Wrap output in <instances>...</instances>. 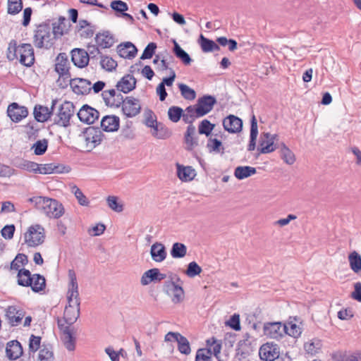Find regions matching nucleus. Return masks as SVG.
Segmentation results:
<instances>
[{"label": "nucleus", "instance_id": "obj_1", "mask_svg": "<svg viewBox=\"0 0 361 361\" xmlns=\"http://www.w3.org/2000/svg\"><path fill=\"white\" fill-rule=\"evenodd\" d=\"M6 57L9 61L19 59L20 63L26 67H30L35 63V54L32 45L27 43L18 45L15 39H12L8 44Z\"/></svg>", "mask_w": 361, "mask_h": 361}, {"label": "nucleus", "instance_id": "obj_2", "mask_svg": "<svg viewBox=\"0 0 361 361\" xmlns=\"http://www.w3.org/2000/svg\"><path fill=\"white\" fill-rule=\"evenodd\" d=\"M28 202L49 218L59 219L65 212L63 204L55 199L36 196L29 198Z\"/></svg>", "mask_w": 361, "mask_h": 361}, {"label": "nucleus", "instance_id": "obj_3", "mask_svg": "<svg viewBox=\"0 0 361 361\" xmlns=\"http://www.w3.org/2000/svg\"><path fill=\"white\" fill-rule=\"evenodd\" d=\"M56 38L53 35L49 23L38 25L35 30L33 42L37 48L50 49L53 47Z\"/></svg>", "mask_w": 361, "mask_h": 361}, {"label": "nucleus", "instance_id": "obj_4", "mask_svg": "<svg viewBox=\"0 0 361 361\" xmlns=\"http://www.w3.org/2000/svg\"><path fill=\"white\" fill-rule=\"evenodd\" d=\"M75 106L71 102H64L59 108L54 118V124L67 128L71 126V119L75 115Z\"/></svg>", "mask_w": 361, "mask_h": 361}, {"label": "nucleus", "instance_id": "obj_5", "mask_svg": "<svg viewBox=\"0 0 361 361\" xmlns=\"http://www.w3.org/2000/svg\"><path fill=\"white\" fill-rule=\"evenodd\" d=\"M45 231L39 224L30 226L24 234V241L28 247H35L44 242Z\"/></svg>", "mask_w": 361, "mask_h": 361}, {"label": "nucleus", "instance_id": "obj_6", "mask_svg": "<svg viewBox=\"0 0 361 361\" xmlns=\"http://www.w3.org/2000/svg\"><path fill=\"white\" fill-rule=\"evenodd\" d=\"M80 137L85 142L87 151L90 152L102 142L104 134L99 128L89 126L85 129Z\"/></svg>", "mask_w": 361, "mask_h": 361}, {"label": "nucleus", "instance_id": "obj_7", "mask_svg": "<svg viewBox=\"0 0 361 361\" xmlns=\"http://www.w3.org/2000/svg\"><path fill=\"white\" fill-rule=\"evenodd\" d=\"M288 331V325L281 322H266L264 324V334L271 338L279 339Z\"/></svg>", "mask_w": 361, "mask_h": 361}, {"label": "nucleus", "instance_id": "obj_8", "mask_svg": "<svg viewBox=\"0 0 361 361\" xmlns=\"http://www.w3.org/2000/svg\"><path fill=\"white\" fill-rule=\"evenodd\" d=\"M164 291L171 298V301L175 304L180 303L184 299L185 293L183 288L173 281H168L164 283Z\"/></svg>", "mask_w": 361, "mask_h": 361}, {"label": "nucleus", "instance_id": "obj_9", "mask_svg": "<svg viewBox=\"0 0 361 361\" xmlns=\"http://www.w3.org/2000/svg\"><path fill=\"white\" fill-rule=\"evenodd\" d=\"M279 347L274 342L263 344L259 350V357L264 361H274L279 359Z\"/></svg>", "mask_w": 361, "mask_h": 361}, {"label": "nucleus", "instance_id": "obj_10", "mask_svg": "<svg viewBox=\"0 0 361 361\" xmlns=\"http://www.w3.org/2000/svg\"><path fill=\"white\" fill-rule=\"evenodd\" d=\"M277 135H271L269 133H262L259 139V144L257 149L263 154L271 152L279 148V143H275L274 140Z\"/></svg>", "mask_w": 361, "mask_h": 361}, {"label": "nucleus", "instance_id": "obj_11", "mask_svg": "<svg viewBox=\"0 0 361 361\" xmlns=\"http://www.w3.org/2000/svg\"><path fill=\"white\" fill-rule=\"evenodd\" d=\"M6 317L8 324L12 326L19 325L25 315V311L18 306L10 305L6 310Z\"/></svg>", "mask_w": 361, "mask_h": 361}, {"label": "nucleus", "instance_id": "obj_12", "mask_svg": "<svg viewBox=\"0 0 361 361\" xmlns=\"http://www.w3.org/2000/svg\"><path fill=\"white\" fill-rule=\"evenodd\" d=\"M184 149L188 152L194 151L199 145L198 137L196 134V128L193 125H188L183 136Z\"/></svg>", "mask_w": 361, "mask_h": 361}, {"label": "nucleus", "instance_id": "obj_13", "mask_svg": "<svg viewBox=\"0 0 361 361\" xmlns=\"http://www.w3.org/2000/svg\"><path fill=\"white\" fill-rule=\"evenodd\" d=\"M69 69L70 62L68 55L66 53H60L56 59V72L61 77H64L65 79L68 80V78L71 77Z\"/></svg>", "mask_w": 361, "mask_h": 361}, {"label": "nucleus", "instance_id": "obj_14", "mask_svg": "<svg viewBox=\"0 0 361 361\" xmlns=\"http://www.w3.org/2000/svg\"><path fill=\"white\" fill-rule=\"evenodd\" d=\"M77 116L81 122L92 124L99 117V112L87 104L83 105L78 111Z\"/></svg>", "mask_w": 361, "mask_h": 361}, {"label": "nucleus", "instance_id": "obj_15", "mask_svg": "<svg viewBox=\"0 0 361 361\" xmlns=\"http://www.w3.org/2000/svg\"><path fill=\"white\" fill-rule=\"evenodd\" d=\"M216 103V98L212 95H204L198 98L195 104L197 107V114L201 117L205 116L212 110Z\"/></svg>", "mask_w": 361, "mask_h": 361}, {"label": "nucleus", "instance_id": "obj_16", "mask_svg": "<svg viewBox=\"0 0 361 361\" xmlns=\"http://www.w3.org/2000/svg\"><path fill=\"white\" fill-rule=\"evenodd\" d=\"M141 111V105L140 101L133 97H126V102L122 105V111L123 114L128 117L133 118L140 114Z\"/></svg>", "mask_w": 361, "mask_h": 361}, {"label": "nucleus", "instance_id": "obj_17", "mask_svg": "<svg viewBox=\"0 0 361 361\" xmlns=\"http://www.w3.org/2000/svg\"><path fill=\"white\" fill-rule=\"evenodd\" d=\"M7 115L13 122L18 123L27 116L28 111L25 106L13 102L7 108Z\"/></svg>", "mask_w": 361, "mask_h": 361}, {"label": "nucleus", "instance_id": "obj_18", "mask_svg": "<svg viewBox=\"0 0 361 361\" xmlns=\"http://www.w3.org/2000/svg\"><path fill=\"white\" fill-rule=\"evenodd\" d=\"M58 326L63 332V343L66 349L73 351L75 348V338L73 335L72 329L68 326L61 323V320L58 319Z\"/></svg>", "mask_w": 361, "mask_h": 361}, {"label": "nucleus", "instance_id": "obj_19", "mask_svg": "<svg viewBox=\"0 0 361 361\" xmlns=\"http://www.w3.org/2000/svg\"><path fill=\"white\" fill-rule=\"evenodd\" d=\"M166 278L165 274L160 272L157 268H153L145 271L140 279L142 286H147L152 282H160Z\"/></svg>", "mask_w": 361, "mask_h": 361}, {"label": "nucleus", "instance_id": "obj_20", "mask_svg": "<svg viewBox=\"0 0 361 361\" xmlns=\"http://www.w3.org/2000/svg\"><path fill=\"white\" fill-rule=\"evenodd\" d=\"M57 102L56 99L52 100L51 109H49L47 106H41V105H37L34 108L33 114L35 116V118L38 122H45L49 118H50L51 116L53 114V111L54 106L56 105Z\"/></svg>", "mask_w": 361, "mask_h": 361}, {"label": "nucleus", "instance_id": "obj_21", "mask_svg": "<svg viewBox=\"0 0 361 361\" xmlns=\"http://www.w3.org/2000/svg\"><path fill=\"white\" fill-rule=\"evenodd\" d=\"M88 53L83 49L75 48L71 51V61L78 68H85L90 61Z\"/></svg>", "mask_w": 361, "mask_h": 361}, {"label": "nucleus", "instance_id": "obj_22", "mask_svg": "<svg viewBox=\"0 0 361 361\" xmlns=\"http://www.w3.org/2000/svg\"><path fill=\"white\" fill-rule=\"evenodd\" d=\"M90 80L83 78H76L71 81V87L78 94H89L92 90Z\"/></svg>", "mask_w": 361, "mask_h": 361}, {"label": "nucleus", "instance_id": "obj_23", "mask_svg": "<svg viewBox=\"0 0 361 361\" xmlns=\"http://www.w3.org/2000/svg\"><path fill=\"white\" fill-rule=\"evenodd\" d=\"M223 126L226 131L235 133L241 130L243 122L238 117L233 115H229L224 119Z\"/></svg>", "mask_w": 361, "mask_h": 361}, {"label": "nucleus", "instance_id": "obj_24", "mask_svg": "<svg viewBox=\"0 0 361 361\" xmlns=\"http://www.w3.org/2000/svg\"><path fill=\"white\" fill-rule=\"evenodd\" d=\"M136 79L133 75H124L117 83L116 88L120 92L128 93L135 88Z\"/></svg>", "mask_w": 361, "mask_h": 361}, {"label": "nucleus", "instance_id": "obj_25", "mask_svg": "<svg viewBox=\"0 0 361 361\" xmlns=\"http://www.w3.org/2000/svg\"><path fill=\"white\" fill-rule=\"evenodd\" d=\"M23 347L20 343L18 341H11L7 343L6 353L9 360H17L23 355Z\"/></svg>", "mask_w": 361, "mask_h": 361}, {"label": "nucleus", "instance_id": "obj_26", "mask_svg": "<svg viewBox=\"0 0 361 361\" xmlns=\"http://www.w3.org/2000/svg\"><path fill=\"white\" fill-rule=\"evenodd\" d=\"M120 119L114 115L105 116L101 121V128L106 132H115L119 128Z\"/></svg>", "mask_w": 361, "mask_h": 361}, {"label": "nucleus", "instance_id": "obj_27", "mask_svg": "<svg viewBox=\"0 0 361 361\" xmlns=\"http://www.w3.org/2000/svg\"><path fill=\"white\" fill-rule=\"evenodd\" d=\"M68 277L70 279V282L68 284V289L67 292V298H72L74 300H78L80 301L79 291H78V284L77 282L76 275L73 270L70 269L68 271Z\"/></svg>", "mask_w": 361, "mask_h": 361}, {"label": "nucleus", "instance_id": "obj_28", "mask_svg": "<svg viewBox=\"0 0 361 361\" xmlns=\"http://www.w3.org/2000/svg\"><path fill=\"white\" fill-rule=\"evenodd\" d=\"M117 52L121 57L130 59L136 56L137 49L133 43L127 42L117 47Z\"/></svg>", "mask_w": 361, "mask_h": 361}, {"label": "nucleus", "instance_id": "obj_29", "mask_svg": "<svg viewBox=\"0 0 361 361\" xmlns=\"http://www.w3.org/2000/svg\"><path fill=\"white\" fill-rule=\"evenodd\" d=\"M80 314V307L66 306L63 312L64 322L70 327L79 318Z\"/></svg>", "mask_w": 361, "mask_h": 361}, {"label": "nucleus", "instance_id": "obj_30", "mask_svg": "<svg viewBox=\"0 0 361 361\" xmlns=\"http://www.w3.org/2000/svg\"><path fill=\"white\" fill-rule=\"evenodd\" d=\"M150 254L154 261L163 262L166 257V247L162 243L156 242L151 247Z\"/></svg>", "mask_w": 361, "mask_h": 361}, {"label": "nucleus", "instance_id": "obj_31", "mask_svg": "<svg viewBox=\"0 0 361 361\" xmlns=\"http://www.w3.org/2000/svg\"><path fill=\"white\" fill-rule=\"evenodd\" d=\"M177 176L182 181L192 180L195 176V171L192 166H184L177 164Z\"/></svg>", "mask_w": 361, "mask_h": 361}, {"label": "nucleus", "instance_id": "obj_32", "mask_svg": "<svg viewBox=\"0 0 361 361\" xmlns=\"http://www.w3.org/2000/svg\"><path fill=\"white\" fill-rule=\"evenodd\" d=\"M97 44L103 48H109L114 44V39L109 32L97 34L95 37Z\"/></svg>", "mask_w": 361, "mask_h": 361}, {"label": "nucleus", "instance_id": "obj_33", "mask_svg": "<svg viewBox=\"0 0 361 361\" xmlns=\"http://www.w3.org/2000/svg\"><path fill=\"white\" fill-rule=\"evenodd\" d=\"M67 19L63 16H60L56 21L52 23L51 32L56 39L63 35L65 30L67 29Z\"/></svg>", "mask_w": 361, "mask_h": 361}, {"label": "nucleus", "instance_id": "obj_34", "mask_svg": "<svg viewBox=\"0 0 361 361\" xmlns=\"http://www.w3.org/2000/svg\"><path fill=\"white\" fill-rule=\"evenodd\" d=\"M279 145L281 158L286 164L288 165L293 164L295 161L294 153L283 142L279 143Z\"/></svg>", "mask_w": 361, "mask_h": 361}, {"label": "nucleus", "instance_id": "obj_35", "mask_svg": "<svg viewBox=\"0 0 361 361\" xmlns=\"http://www.w3.org/2000/svg\"><path fill=\"white\" fill-rule=\"evenodd\" d=\"M332 361H361V354L355 353L347 354L341 352H336L331 355Z\"/></svg>", "mask_w": 361, "mask_h": 361}, {"label": "nucleus", "instance_id": "obj_36", "mask_svg": "<svg viewBox=\"0 0 361 361\" xmlns=\"http://www.w3.org/2000/svg\"><path fill=\"white\" fill-rule=\"evenodd\" d=\"M200 44L203 52H212L214 51H219V46L216 44L213 40L204 37L200 35L199 39Z\"/></svg>", "mask_w": 361, "mask_h": 361}, {"label": "nucleus", "instance_id": "obj_37", "mask_svg": "<svg viewBox=\"0 0 361 361\" xmlns=\"http://www.w3.org/2000/svg\"><path fill=\"white\" fill-rule=\"evenodd\" d=\"M173 44L174 45L173 51L175 56L179 59L184 65H190L192 61L190 55L184 49H183L175 40L173 41Z\"/></svg>", "mask_w": 361, "mask_h": 361}, {"label": "nucleus", "instance_id": "obj_38", "mask_svg": "<svg viewBox=\"0 0 361 361\" xmlns=\"http://www.w3.org/2000/svg\"><path fill=\"white\" fill-rule=\"evenodd\" d=\"M18 284L21 286L28 287L32 284V275L31 272L26 269L19 270L18 275Z\"/></svg>", "mask_w": 361, "mask_h": 361}, {"label": "nucleus", "instance_id": "obj_39", "mask_svg": "<svg viewBox=\"0 0 361 361\" xmlns=\"http://www.w3.org/2000/svg\"><path fill=\"white\" fill-rule=\"evenodd\" d=\"M29 286H30L32 291L35 293L43 290L46 286L45 278L39 274H33L32 284Z\"/></svg>", "mask_w": 361, "mask_h": 361}, {"label": "nucleus", "instance_id": "obj_40", "mask_svg": "<svg viewBox=\"0 0 361 361\" xmlns=\"http://www.w3.org/2000/svg\"><path fill=\"white\" fill-rule=\"evenodd\" d=\"M348 261L350 269L355 273H359L361 271V256L356 251H353L348 255Z\"/></svg>", "mask_w": 361, "mask_h": 361}, {"label": "nucleus", "instance_id": "obj_41", "mask_svg": "<svg viewBox=\"0 0 361 361\" xmlns=\"http://www.w3.org/2000/svg\"><path fill=\"white\" fill-rule=\"evenodd\" d=\"M152 129V135L158 139H166L171 135L169 130L161 123L155 124Z\"/></svg>", "mask_w": 361, "mask_h": 361}, {"label": "nucleus", "instance_id": "obj_42", "mask_svg": "<svg viewBox=\"0 0 361 361\" xmlns=\"http://www.w3.org/2000/svg\"><path fill=\"white\" fill-rule=\"evenodd\" d=\"M173 258H183L186 255L187 247L181 243H175L173 244L170 251Z\"/></svg>", "mask_w": 361, "mask_h": 361}, {"label": "nucleus", "instance_id": "obj_43", "mask_svg": "<svg viewBox=\"0 0 361 361\" xmlns=\"http://www.w3.org/2000/svg\"><path fill=\"white\" fill-rule=\"evenodd\" d=\"M207 346L212 348V355L214 354L216 359H218V361H222L219 357L221 350V341H218L214 337H212L207 340Z\"/></svg>", "mask_w": 361, "mask_h": 361}, {"label": "nucleus", "instance_id": "obj_44", "mask_svg": "<svg viewBox=\"0 0 361 361\" xmlns=\"http://www.w3.org/2000/svg\"><path fill=\"white\" fill-rule=\"evenodd\" d=\"M215 125L212 124L207 119L202 120L198 126V133L201 135L209 136L211 135L214 128Z\"/></svg>", "mask_w": 361, "mask_h": 361}, {"label": "nucleus", "instance_id": "obj_45", "mask_svg": "<svg viewBox=\"0 0 361 361\" xmlns=\"http://www.w3.org/2000/svg\"><path fill=\"white\" fill-rule=\"evenodd\" d=\"M47 148L48 140L47 139H42L34 143L31 149L34 150L35 155H42L46 152Z\"/></svg>", "mask_w": 361, "mask_h": 361}, {"label": "nucleus", "instance_id": "obj_46", "mask_svg": "<svg viewBox=\"0 0 361 361\" xmlns=\"http://www.w3.org/2000/svg\"><path fill=\"white\" fill-rule=\"evenodd\" d=\"M99 64L102 68L107 71H111L117 66V63L112 58L101 55Z\"/></svg>", "mask_w": 361, "mask_h": 361}, {"label": "nucleus", "instance_id": "obj_47", "mask_svg": "<svg viewBox=\"0 0 361 361\" xmlns=\"http://www.w3.org/2000/svg\"><path fill=\"white\" fill-rule=\"evenodd\" d=\"M54 353L50 347L43 345L38 355V361H54Z\"/></svg>", "mask_w": 361, "mask_h": 361}, {"label": "nucleus", "instance_id": "obj_48", "mask_svg": "<svg viewBox=\"0 0 361 361\" xmlns=\"http://www.w3.org/2000/svg\"><path fill=\"white\" fill-rule=\"evenodd\" d=\"M179 90L180 91L183 97L188 100H193L196 97L195 91L188 87L185 84L180 83L178 85Z\"/></svg>", "mask_w": 361, "mask_h": 361}, {"label": "nucleus", "instance_id": "obj_49", "mask_svg": "<svg viewBox=\"0 0 361 361\" xmlns=\"http://www.w3.org/2000/svg\"><path fill=\"white\" fill-rule=\"evenodd\" d=\"M59 172H61L59 166H56L54 164H39V168L37 169V173L41 174H50Z\"/></svg>", "mask_w": 361, "mask_h": 361}, {"label": "nucleus", "instance_id": "obj_50", "mask_svg": "<svg viewBox=\"0 0 361 361\" xmlns=\"http://www.w3.org/2000/svg\"><path fill=\"white\" fill-rule=\"evenodd\" d=\"M178 349L180 353L189 355L191 352L190 343L186 337L180 335L178 341Z\"/></svg>", "mask_w": 361, "mask_h": 361}, {"label": "nucleus", "instance_id": "obj_51", "mask_svg": "<svg viewBox=\"0 0 361 361\" xmlns=\"http://www.w3.org/2000/svg\"><path fill=\"white\" fill-rule=\"evenodd\" d=\"M28 262L27 257L25 254L19 253L16 255L15 259L11 263V269L19 270L20 269V264L25 265Z\"/></svg>", "mask_w": 361, "mask_h": 361}, {"label": "nucleus", "instance_id": "obj_52", "mask_svg": "<svg viewBox=\"0 0 361 361\" xmlns=\"http://www.w3.org/2000/svg\"><path fill=\"white\" fill-rule=\"evenodd\" d=\"M110 6L116 13V16L122 15V13L128 10V4L121 0L111 1Z\"/></svg>", "mask_w": 361, "mask_h": 361}, {"label": "nucleus", "instance_id": "obj_53", "mask_svg": "<svg viewBox=\"0 0 361 361\" xmlns=\"http://www.w3.org/2000/svg\"><path fill=\"white\" fill-rule=\"evenodd\" d=\"M195 361H212V348H200L197 350Z\"/></svg>", "mask_w": 361, "mask_h": 361}, {"label": "nucleus", "instance_id": "obj_54", "mask_svg": "<svg viewBox=\"0 0 361 361\" xmlns=\"http://www.w3.org/2000/svg\"><path fill=\"white\" fill-rule=\"evenodd\" d=\"M23 8L22 0H8V13L11 15L18 13Z\"/></svg>", "mask_w": 361, "mask_h": 361}, {"label": "nucleus", "instance_id": "obj_55", "mask_svg": "<svg viewBox=\"0 0 361 361\" xmlns=\"http://www.w3.org/2000/svg\"><path fill=\"white\" fill-rule=\"evenodd\" d=\"M168 116L171 121L177 123L183 116V109L179 106H173L169 109Z\"/></svg>", "mask_w": 361, "mask_h": 361}, {"label": "nucleus", "instance_id": "obj_56", "mask_svg": "<svg viewBox=\"0 0 361 361\" xmlns=\"http://www.w3.org/2000/svg\"><path fill=\"white\" fill-rule=\"evenodd\" d=\"M221 142L216 138L210 137L207 144L209 152H220L221 149L224 150V147H221Z\"/></svg>", "mask_w": 361, "mask_h": 361}, {"label": "nucleus", "instance_id": "obj_57", "mask_svg": "<svg viewBox=\"0 0 361 361\" xmlns=\"http://www.w3.org/2000/svg\"><path fill=\"white\" fill-rule=\"evenodd\" d=\"M201 272L202 268L195 262H190L186 271H185V274L190 278H193L197 275H199Z\"/></svg>", "mask_w": 361, "mask_h": 361}, {"label": "nucleus", "instance_id": "obj_58", "mask_svg": "<svg viewBox=\"0 0 361 361\" xmlns=\"http://www.w3.org/2000/svg\"><path fill=\"white\" fill-rule=\"evenodd\" d=\"M71 191L74 193L76 199L78 201V203L82 206H87L89 204V201L86 196L83 194L82 190L78 188L76 185L72 187Z\"/></svg>", "mask_w": 361, "mask_h": 361}, {"label": "nucleus", "instance_id": "obj_59", "mask_svg": "<svg viewBox=\"0 0 361 361\" xmlns=\"http://www.w3.org/2000/svg\"><path fill=\"white\" fill-rule=\"evenodd\" d=\"M216 42L219 44L218 45H221L222 47L228 46V49L231 51L235 50L237 49V42L232 39H227L226 37H220L216 39Z\"/></svg>", "mask_w": 361, "mask_h": 361}, {"label": "nucleus", "instance_id": "obj_60", "mask_svg": "<svg viewBox=\"0 0 361 361\" xmlns=\"http://www.w3.org/2000/svg\"><path fill=\"white\" fill-rule=\"evenodd\" d=\"M108 206L114 211L116 212H121L123 210V206L122 204L118 202V197L116 196H109L106 198Z\"/></svg>", "mask_w": 361, "mask_h": 361}, {"label": "nucleus", "instance_id": "obj_61", "mask_svg": "<svg viewBox=\"0 0 361 361\" xmlns=\"http://www.w3.org/2000/svg\"><path fill=\"white\" fill-rule=\"evenodd\" d=\"M322 342L319 339H314L310 343L305 344V349L311 354L317 353L322 348Z\"/></svg>", "mask_w": 361, "mask_h": 361}, {"label": "nucleus", "instance_id": "obj_62", "mask_svg": "<svg viewBox=\"0 0 361 361\" xmlns=\"http://www.w3.org/2000/svg\"><path fill=\"white\" fill-rule=\"evenodd\" d=\"M99 46L94 44H88L87 45V51L89 60L92 61V63H94V61H97V56L99 55L101 56L102 53L99 49Z\"/></svg>", "mask_w": 361, "mask_h": 361}, {"label": "nucleus", "instance_id": "obj_63", "mask_svg": "<svg viewBox=\"0 0 361 361\" xmlns=\"http://www.w3.org/2000/svg\"><path fill=\"white\" fill-rule=\"evenodd\" d=\"M41 337L32 334L29 340V352L35 353L40 348Z\"/></svg>", "mask_w": 361, "mask_h": 361}, {"label": "nucleus", "instance_id": "obj_64", "mask_svg": "<svg viewBox=\"0 0 361 361\" xmlns=\"http://www.w3.org/2000/svg\"><path fill=\"white\" fill-rule=\"evenodd\" d=\"M157 49V44L154 42L149 43L140 57V59H151L155 53V50Z\"/></svg>", "mask_w": 361, "mask_h": 361}]
</instances>
